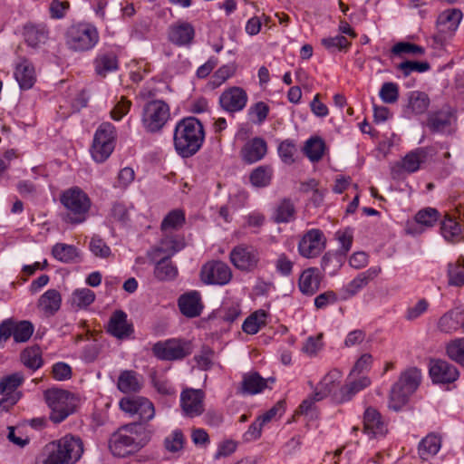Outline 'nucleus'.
<instances>
[{
	"label": "nucleus",
	"instance_id": "14",
	"mask_svg": "<svg viewBox=\"0 0 464 464\" xmlns=\"http://www.w3.org/2000/svg\"><path fill=\"white\" fill-rule=\"evenodd\" d=\"M24 376L22 372H14L5 376L0 380V393L5 395L0 401V409L7 411L19 400V394L15 390L24 382Z\"/></svg>",
	"mask_w": 464,
	"mask_h": 464
},
{
	"label": "nucleus",
	"instance_id": "60",
	"mask_svg": "<svg viewBox=\"0 0 464 464\" xmlns=\"http://www.w3.org/2000/svg\"><path fill=\"white\" fill-rule=\"evenodd\" d=\"M296 151V148L294 143L289 140H284L280 143L278 148L279 155L282 160L286 164H291L295 161L294 154Z\"/></svg>",
	"mask_w": 464,
	"mask_h": 464
},
{
	"label": "nucleus",
	"instance_id": "22",
	"mask_svg": "<svg viewBox=\"0 0 464 464\" xmlns=\"http://www.w3.org/2000/svg\"><path fill=\"white\" fill-rule=\"evenodd\" d=\"M321 280L322 276L318 268H306L299 276L298 288L304 295H314L320 288Z\"/></svg>",
	"mask_w": 464,
	"mask_h": 464
},
{
	"label": "nucleus",
	"instance_id": "36",
	"mask_svg": "<svg viewBox=\"0 0 464 464\" xmlns=\"http://www.w3.org/2000/svg\"><path fill=\"white\" fill-rule=\"evenodd\" d=\"M169 258V256H163L156 264L154 275L161 281L172 280L178 275V269Z\"/></svg>",
	"mask_w": 464,
	"mask_h": 464
},
{
	"label": "nucleus",
	"instance_id": "2",
	"mask_svg": "<svg viewBox=\"0 0 464 464\" xmlns=\"http://www.w3.org/2000/svg\"><path fill=\"white\" fill-rule=\"evenodd\" d=\"M203 140V126L196 118H186L177 124L174 131V147L181 157L188 158L196 154Z\"/></svg>",
	"mask_w": 464,
	"mask_h": 464
},
{
	"label": "nucleus",
	"instance_id": "9",
	"mask_svg": "<svg viewBox=\"0 0 464 464\" xmlns=\"http://www.w3.org/2000/svg\"><path fill=\"white\" fill-rule=\"evenodd\" d=\"M114 126L103 122L97 130L92 146V156L97 162L106 160L114 150Z\"/></svg>",
	"mask_w": 464,
	"mask_h": 464
},
{
	"label": "nucleus",
	"instance_id": "44",
	"mask_svg": "<svg viewBox=\"0 0 464 464\" xmlns=\"http://www.w3.org/2000/svg\"><path fill=\"white\" fill-rule=\"evenodd\" d=\"M52 254L59 261L69 263L78 256L77 249L72 246L63 243H57L53 246Z\"/></svg>",
	"mask_w": 464,
	"mask_h": 464
},
{
	"label": "nucleus",
	"instance_id": "57",
	"mask_svg": "<svg viewBox=\"0 0 464 464\" xmlns=\"http://www.w3.org/2000/svg\"><path fill=\"white\" fill-rule=\"evenodd\" d=\"M90 250L95 256L101 258H108L111 254L110 246L98 237H93L91 239Z\"/></svg>",
	"mask_w": 464,
	"mask_h": 464
},
{
	"label": "nucleus",
	"instance_id": "35",
	"mask_svg": "<svg viewBox=\"0 0 464 464\" xmlns=\"http://www.w3.org/2000/svg\"><path fill=\"white\" fill-rule=\"evenodd\" d=\"M427 158V152L423 148H418L409 152L402 160L401 168L408 172H415L420 169Z\"/></svg>",
	"mask_w": 464,
	"mask_h": 464
},
{
	"label": "nucleus",
	"instance_id": "21",
	"mask_svg": "<svg viewBox=\"0 0 464 464\" xmlns=\"http://www.w3.org/2000/svg\"><path fill=\"white\" fill-rule=\"evenodd\" d=\"M363 432L370 437L382 436L387 432L386 424L374 408L369 407L364 411Z\"/></svg>",
	"mask_w": 464,
	"mask_h": 464
},
{
	"label": "nucleus",
	"instance_id": "18",
	"mask_svg": "<svg viewBox=\"0 0 464 464\" xmlns=\"http://www.w3.org/2000/svg\"><path fill=\"white\" fill-rule=\"evenodd\" d=\"M430 375L433 382L450 383L459 377L457 368L444 360H431L430 362Z\"/></svg>",
	"mask_w": 464,
	"mask_h": 464
},
{
	"label": "nucleus",
	"instance_id": "39",
	"mask_svg": "<svg viewBox=\"0 0 464 464\" xmlns=\"http://www.w3.org/2000/svg\"><path fill=\"white\" fill-rule=\"evenodd\" d=\"M430 105L429 96L419 91L411 92L409 95L408 108L415 114L424 113Z\"/></svg>",
	"mask_w": 464,
	"mask_h": 464
},
{
	"label": "nucleus",
	"instance_id": "61",
	"mask_svg": "<svg viewBox=\"0 0 464 464\" xmlns=\"http://www.w3.org/2000/svg\"><path fill=\"white\" fill-rule=\"evenodd\" d=\"M322 269L334 273L341 266V256L337 254L326 253L322 258Z\"/></svg>",
	"mask_w": 464,
	"mask_h": 464
},
{
	"label": "nucleus",
	"instance_id": "54",
	"mask_svg": "<svg viewBox=\"0 0 464 464\" xmlns=\"http://www.w3.org/2000/svg\"><path fill=\"white\" fill-rule=\"evenodd\" d=\"M449 357L461 365H464V338L457 339L447 346Z\"/></svg>",
	"mask_w": 464,
	"mask_h": 464
},
{
	"label": "nucleus",
	"instance_id": "17",
	"mask_svg": "<svg viewBox=\"0 0 464 464\" xmlns=\"http://www.w3.org/2000/svg\"><path fill=\"white\" fill-rule=\"evenodd\" d=\"M204 392L201 390L186 389L181 392L180 403L186 416L193 418L204 411Z\"/></svg>",
	"mask_w": 464,
	"mask_h": 464
},
{
	"label": "nucleus",
	"instance_id": "28",
	"mask_svg": "<svg viewBox=\"0 0 464 464\" xmlns=\"http://www.w3.org/2000/svg\"><path fill=\"white\" fill-rule=\"evenodd\" d=\"M23 34L27 44L34 48L45 44L48 39V30L44 25L27 24L24 26Z\"/></svg>",
	"mask_w": 464,
	"mask_h": 464
},
{
	"label": "nucleus",
	"instance_id": "3",
	"mask_svg": "<svg viewBox=\"0 0 464 464\" xmlns=\"http://www.w3.org/2000/svg\"><path fill=\"white\" fill-rule=\"evenodd\" d=\"M43 464H75L83 453V443L77 436L66 435L45 447Z\"/></svg>",
	"mask_w": 464,
	"mask_h": 464
},
{
	"label": "nucleus",
	"instance_id": "38",
	"mask_svg": "<svg viewBox=\"0 0 464 464\" xmlns=\"http://www.w3.org/2000/svg\"><path fill=\"white\" fill-rule=\"evenodd\" d=\"M450 114L445 111L430 113L427 120V126L432 132L444 131L450 126Z\"/></svg>",
	"mask_w": 464,
	"mask_h": 464
},
{
	"label": "nucleus",
	"instance_id": "11",
	"mask_svg": "<svg viewBox=\"0 0 464 464\" xmlns=\"http://www.w3.org/2000/svg\"><path fill=\"white\" fill-rule=\"evenodd\" d=\"M229 258L236 268L243 272H252L258 266L260 254L256 247L241 244L231 250Z\"/></svg>",
	"mask_w": 464,
	"mask_h": 464
},
{
	"label": "nucleus",
	"instance_id": "13",
	"mask_svg": "<svg viewBox=\"0 0 464 464\" xmlns=\"http://www.w3.org/2000/svg\"><path fill=\"white\" fill-rule=\"evenodd\" d=\"M200 277L207 285H226L231 280L232 272L226 263L210 261L202 266Z\"/></svg>",
	"mask_w": 464,
	"mask_h": 464
},
{
	"label": "nucleus",
	"instance_id": "51",
	"mask_svg": "<svg viewBox=\"0 0 464 464\" xmlns=\"http://www.w3.org/2000/svg\"><path fill=\"white\" fill-rule=\"evenodd\" d=\"M440 213L436 208H426L420 209L415 215V221L427 227H433L438 221Z\"/></svg>",
	"mask_w": 464,
	"mask_h": 464
},
{
	"label": "nucleus",
	"instance_id": "7",
	"mask_svg": "<svg viewBox=\"0 0 464 464\" xmlns=\"http://www.w3.org/2000/svg\"><path fill=\"white\" fill-rule=\"evenodd\" d=\"M169 116V105L161 100H154L144 105L141 122L148 132H157L164 127Z\"/></svg>",
	"mask_w": 464,
	"mask_h": 464
},
{
	"label": "nucleus",
	"instance_id": "63",
	"mask_svg": "<svg viewBox=\"0 0 464 464\" xmlns=\"http://www.w3.org/2000/svg\"><path fill=\"white\" fill-rule=\"evenodd\" d=\"M7 430V439L14 445H16L19 448H24L29 443V438L27 436H24L23 433L20 430H16L14 427L9 426Z\"/></svg>",
	"mask_w": 464,
	"mask_h": 464
},
{
	"label": "nucleus",
	"instance_id": "42",
	"mask_svg": "<svg viewBox=\"0 0 464 464\" xmlns=\"http://www.w3.org/2000/svg\"><path fill=\"white\" fill-rule=\"evenodd\" d=\"M339 378V372L333 371L327 373L319 382L314 391L315 400L321 401L333 390L335 381Z\"/></svg>",
	"mask_w": 464,
	"mask_h": 464
},
{
	"label": "nucleus",
	"instance_id": "40",
	"mask_svg": "<svg viewBox=\"0 0 464 464\" xmlns=\"http://www.w3.org/2000/svg\"><path fill=\"white\" fill-rule=\"evenodd\" d=\"M381 268H371L367 271L359 274L347 286V291L354 295L360 289L368 285V283L375 278L380 273Z\"/></svg>",
	"mask_w": 464,
	"mask_h": 464
},
{
	"label": "nucleus",
	"instance_id": "1",
	"mask_svg": "<svg viewBox=\"0 0 464 464\" xmlns=\"http://www.w3.org/2000/svg\"><path fill=\"white\" fill-rule=\"evenodd\" d=\"M150 432L141 423L121 427L110 438L109 448L114 456L125 458L142 449L150 440Z\"/></svg>",
	"mask_w": 464,
	"mask_h": 464
},
{
	"label": "nucleus",
	"instance_id": "45",
	"mask_svg": "<svg viewBox=\"0 0 464 464\" xmlns=\"http://www.w3.org/2000/svg\"><path fill=\"white\" fill-rule=\"evenodd\" d=\"M185 222V215L182 210L174 209L170 211L161 222V230L163 233L169 232L172 229H178Z\"/></svg>",
	"mask_w": 464,
	"mask_h": 464
},
{
	"label": "nucleus",
	"instance_id": "12",
	"mask_svg": "<svg viewBox=\"0 0 464 464\" xmlns=\"http://www.w3.org/2000/svg\"><path fill=\"white\" fill-rule=\"evenodd\" d=\"M34 325L30 321H3L0 324V343L13 337L15 343H25L33 335Z\"/></svg>",
	"mask_w": 464,
	"mask_h": 464
},
{
	"label": "nucleus",
	"instance_id": "33",
	"mask_svg": "<svg viewBox=\"0 0 464 464\" xmlns=\"http://www.w3.org/2000/svg\"><path fill=\"white\" fill-rule=\"evenodd\" d=\"M21 362L28 369L36 371L44 364L42 351L38 345L24 349L20 354Z\"/></svg>",
	"mask_w": 464,
	"mask_h": 464
},
{
	"label": "nucleus",
	"instance_id": "19",
	"mask_svg": "<svg viewBox=\"0 0 464 464\" xmlns=\"http://www.w3.org/2000/svg\"><path fill=\"white\" fill-rule=\"evenodd\" d=\"M275 378H263L258 372H251L245 373L238 388V392L247 395H255L262 392L269 387V383L275 382Z\"/></svg>",
	"mask_w": 464,
	"mask_h": 464
},
{
	"label": "nucleus",
	"instance_id": "34",
	"mask_svg": "<svg viewBox=\"0 0 464 464\" xmlns=\"http://www.w3.org/2000/svg\"><path fill=\"white\" fill-rule=\"evenodd\" d=\"M391 53L393 56L405 59L407 56H422L425 53V49L410 42H398L392 47Z\"/></svg>",
	"mask_w": 464,
	"mask_h": 464
},
{
	"label": "nucleus",
	"instance_id": "15",
	"mask_svg": "<svg viewBox=\"0 0 464 464\" xmlns=\"http://www.w3.org/2000/svg\"><path fill=\"white\" fill-rule=\"evenodd\" d=\"M120 408L130 414H137L143 421L150 420L155 415V409L144 397H125L120 401Z\"/></svg>",
	"mask_w": 464,
	"mask_h": 464
},
{
	"label": "nucleus",
	"instance_id": "23",
	"mask_svg": "<svg viewBox=\"0 0 464 464\" xmlns=\"http://www.w3.org/2000/svg\"><path fill=\"white\" fill-rule=\"evenodd\" d=\"M194 35V28L189 23L179 22L169 27V39L176 45L189 44Z\"/></svg>",
	"mask_w": 464,
	"mask_h": 464
},
{
	"label": "nucleus",
	"instance_id": "55",
	"mask_svg": "<svg viewBox=\"0 0 464 464\" xmlns=\"http://www.w3.org/2000/svg\"><path fill=\"white\" fill-rule=\"evenodd\" d=\"M380 97L385 103H394L399 99V87L392 82H384L380 90Z\"/></svg>",
	"mask_w": 464,
	"mask_h": 464
},
{
	"label": "nucleus",
	"instance_id": "5",
	"mask_svg": "<svg viewBox=\"0 0 464 464\" xmlns=\"http://www.w3.org/2000/svg\"><path fill=\"white\" fill-rule=\"evenodd\" d=\"M420 381L421 373L418 368L411 367L404 371L391 390L389 407L394 411L401 410L417 390Z\"/></svg>",
	"mask_w": 464,
	"mask_h": 464
},
{
	"label": "nucleus",
	"instance_id": "47",
	"mask_svg": "<svg viewBox=\"0 0 464 464\" xmlns=\"http://www.w3.org/2000/svg\"><path fill=\"white\" fill-rule=\"evenodd\" d=\"M295 208L293 202L288 199H283L276 208L275 221L277 223L289 222L295 216Z\"/></svg>",
	"mask_w": 464,
	"mask_h": 464
},
{
	"label": "nucleus",
	"instance_id": "25",
	"mask_svg": "<svg viewBox=\"0 0 464 464\" xmlns=\"http://www.w3.org/2000/svg\"><path fill=\"white\" fill-rule=\"evenodd\" d=\"M117 388L123 393H136L142 388V377L132 370L122 371L118 378Z\"/></svg>",
	"mask_w": 464,
	"mask_h": 464
},
{
	"label": "nucleus",
	"instance_id": "53",
	"mask_svg": "<svg viewBox=\"0 0 464 464\" xmlns=\"http://www.w3.org/2000/svg\"><path fill=\"white\" fill-rule=\"evenodd\" d=\"M371 384V381L368 377L363 376L360 379L352 382L342 389V394L344 400H350L355 393L361 390L368 387Z\"/></svg>",
	"mask_w": 464,
	"mask_h": 464
},
{
	"label": "nucleus",
	"instance_id": "48",
	"mask_svg": "<svg viewBox=\"0 0 464 464\" xmlns=\"http://www.w3.org/2000/svg\"><path fill=\"white\" fill-rule=\"evenodd\" d=\"M462 14L459 10H450L442 13L438 20L439 26H447L449 31H455L461 20Z\"/></svg>",
	"mask_w": 464,
	"mask_h": 464
},
{
	"label": "nucleus",
	"instance_id": "62",
	"mask_svg": "<svg viewBox=\"0 0 464 464\" xmlns=\"http://www.w3.org/2000/svg\"><path fill=\"white\" fill-rule=\"evenodd\" d=\"M53 376L57 381H65L72 376V368L65 362H57L53 366Z\"/></svg>",
	"mask_w": 464,
	"mask_h": 464
},
{
	"label": "nucleus",
	"instance_id": "6",
	"mask_svg": "<svg viewBox=\"0 0 464 464\" xmlns=\"http://www.w3.org/2000/svg\"><path fill=\"white\" fill-rule=\"evenodd\" d=\"M44 399L51 409L50 420L53 423L63 421L76 410L77 400L67 391L49 389L44 392Z\"/></svg>",
	"mask_w": 464,
	"mask_h": 464
},
{
	"label": "nucleus",
	"instance_id": "64",
	"mask_svg": "<svg viewBox=\"0 0 464 464\" xmlns=\"http://www.w3.org/2000/svg\"><path fill=\"white\" fill-rule=\"evenodd\" d=\"M131 102L126 98L121 97L111 111V116L115 121H120L130 111Z\"/></svg>",
	"mask_w": 464,
	"mask_h": 464
},
{
	"label": "nucleus",
	"instance_id": "8",
	"mask_svg": "<svg viewBox=\"0 0 464 464\" xmlns=\"http://www.w3.org/2000/svg\"><path fill=\"white\" fill-rule=\"evenodd\" d=\"M67 44L74 51H88L99 41L97 29L90 24L71 26L67 31Z\"/></svg>",
	"mask_w": 464,
	"mask_h": 464
},
{
	"label": "nucleus",
	"instance_id": "56",
	"mask_svg": "<svg viewBox=\"0 0 464 464\" xmlns=\"http://www.w3.org/2000/svg\"><path fill=\"white\" fill-rule=\"evenodd\" d=\"M236 72V66L234 64H227L221 66L212 76L213 87H218L224 83Z\"/></svg>",
	"mask_w": 464,
	"mask_h": 464
},
{
	"label": "nucleus",
	"instance_id": "32",
	"mask_svg": "<svg viewBox=\"0 0 464 464\" xmlns=\"http://www.w3.org/2000/svg\"><path fill=\"white\" fill-rule=\"evenodd\" d=\"M93 64L95 72L101 77H106L109 72L117 71L119 67L118 58L112 53L99 54Z\"/></svg>",
	"mask_w": 464,
	"mask_h": 464
},
{
	"label": "nucleus",
	"instance_id": "59",
	"mask_svg": "<svg viewBox=\"0 0 464 464\" xmlns=\"http://www.w3.org/2000/svg\"><path fill=\"white\" fill-rule=\"evenodd\" d=\"M165 448L170 452H177L183 448L184 436L181 430H174L165 439Z\"/></svg>",
	"mask_w": 464,
	"mask_h": 464
},
{
	"label": "nucleus",
	"instance_id": "20",
	"mask_svg": "<svg viewBox=\"0 0 464 464\" xmlns=\"http://www.w3.org/2000/svg\"><path fill=\"white\" fill-rule=\"evenodd\" d=\"M246 101L247 95L240 87H231L219 97L220 106L229 112L241 111L246 106Z\"/></svg>",
	"mask_w": 464,
	"mask_h": 464
},
{
	"label": "nucleus",
	"instance_id": "10",
	"mask_svg": "<svg viewBox=\"0 0 464 464\" xmlns=\"http://www.w3.org/2000/svg\"><path fill=\"white\" fill-rule=\"evenodd\" d=\"M154 355L160 360H180L189 355L193 351L190 341L182 339H170L159 342L152 347Z\"/></svg>",
	"mask_w": 464,
	"mask_h": 464
},
{
	"label": "nucleus",
	"instance_id": "52",
	"mask_svg": "<svg viewBox=\"0 0 464 464\" xmlns=\"http://www.w3.org/2000/svg\"><path fill=\"white\" fill-rule=\"evenodd\" d=\"M397 70L401 71L402 74L407 77L412 72H423L430 70V65L428 62H418L405 60L396 66Z\"/></svg>",
	"mask_w": 464,
	"mask_h": 464
},
{
	"label": "nucleus",
	"instance_id": "24",
	"mask_svg": "<svg viewBox=\"0 0 464 464\" xmlns=\"http://www.w3.org/2000/svg\"><path fill=\"white\" fill-rule=\"evenodd\" d=\"M180 312L187 317H197L203 308L201 297L198 292L192 291L182 295L179 298Z\"/></svg>",
	"mask_w": 464,
	"mask_h": 464
},
{
	"label": "nucleus",
	"instance_id": "16",
	"mask_svg": "<svg viewBox=\"0 0 464 464\" xmlns=\"http://www.w3.org/2000/svg\"><path fill=\"white\" fill-rule=\"evenodd\" d=\"M325 240L323 233L318 229L308 231L299 242L300 254L307 258L318 256L324 248Z\"/></svg>",
	"mask_w": 464,
	"mask_h": 464
},
{
	"label": "nucleus",
	"instance_id": "49",
	"mask_svg": "<svg viewBox=\"0 0 464 464\" xmlns=\"http://www.w3.org/2000/svg\"><path fill=\"white\" fill-rule=\"evenodd\" d=\"M95 299L94 293L88 289H77L72 293V304L77 308H84L90 305Z\"/></svg>",
	"mask_w": 464,
	"mask_h": 464
},
{
	"label": "nucleus",
	"instance_id": "29",
	"mask_svg": "<svg viewBox=\"0 0 464 464\" xmlns=\"http://www.w3.org/2000/svg\"><path fill=\"white\" fill-rule=\"evenodd\" d=\"M266 143L263 139L255 138L246 143L242 150L245 161L254 163L260 160L266 153Z\"/></svg>",
	"mask_w": 464,
	"mask_h": 464
},
{
	"label": "nucleus",
	"instance_id": "46",
	"mask_svg": "<svg viewBox=\"0 0 464 464\" xmlns=\"http://www.w3.org/2000/svg\"><path fill=\"white\" fill-rule=\"evenodd\" d=\"M106 330L112 336L123 339L133 333V326L128 321H108Z\"/></svg>",
	"mask_w": 464,
	"mask_h": 464
},
{
	"label": "nucleus",
	"instance_id": "31",
	"mask_svg": "<svg viewBox=\"0 0 464 464\" xmlns=\"http://www.w3.org/2000/svg\"><path fill=\"white\" fill-rule=\"evenodd\" d=\"M441 447V439L435 433H430L423 438L418 446V453L421 459L427 460L435 456Z\"/></svg>",
	"mask_w": 464,
	"mask_h": 464
},
{
	"label": "nucleus",
	"instance_id": "4",
	"mask_svg": "<svg viewBox=\"0 0 464 464\" xmlns=\"http://www.w3.org/2000/svg\"><path fill=\"white\" fill-rule=\"evenodd\" d=\"M61 203L66 209L62 218L69 224H79L86 219L91 207L88 196L79 188L65 190L61 196Z\"/></svg>",
	"mask_w": 464,
	"mask_h": 464
},
{
	"label": "nucleus",
	"instance_id": "41",
	"mask_svg": "<svg viewBox=\"0 0 464 464\" xmlns=\"http://www.w3.org/2000/svg\"><path fill=\"white\" fill-rule=\"evenodd\" d=\"M325 143L318 137L309 139L304 147L305 155L313 162L319 161L324 152Z\"/></svg>",
	"mask_w": 464,
	"mask_h": 464
},
{
	"label": "nucleus",
	"instance_id": "43",
	"mask_svg": "<svg viewBox=\"0 0 464 464\" xmlns=\"http://www.w3.org/2000/svg\"><path fill=\"white\" fill-rule=\"evenodd\" d=\"M273 171L270 167L260 166L254 169L250 174V182L257 188L266 187L270 184Z\"/></svg>",
	"mask_w": 464,
	"mask_h": 464
},
{
	"label": "nucleus",
	"instance_id": "37",
	"mask_svg": "<svg viewBox=\"0 0 464 464\" xmlns=\"http://www.w3.org/2000/svg\"><path fill=\"white\" fill-rule=\"evenodd\" d=\"M440 230L443 237L450 243L459 242L462 238L460 225L450 217L441 222Z\"/></svg>",
	"mask_w": 464,
	"mask_h": 464
},
{
	"label": "nucleus",
	"instance_id": "27",
	"mask_svg": "<svg viewBox=\"0 0 464 464\" xmlns=\"http://www.w3.org/2000/svg\"><path fill=\"white\" fill-rule=\"evenodd\" d=\"M62 297L55 289H50L38 300L39 310L47 317L53 316L61 307Z\"/></svg>",
	"mask_w": 464,
	"mask_h": 464
},
{
	"label": "nucleus",
	"instance_id": "58",
	"mask_svg": "<svg viewBox=\"0 0 464 464\" xmlns=\"http://www.w3.org/2000/svg\"><path fill=\"white\" fill-rule=\"evenodd\" d=\"M449 285L454 286L464 285V268L458 264H449Z\"/></svg>",
	"mask_w": 464,
	"mask_h": 464
},
{
	"label": "nucleus",
	"instance_id": "30",
	"mask_svg": "<svg viewBox=\"0 0 464 464\" xmlns=\"http://www.w3.org/2000/svg\"><path fill=\"white\" fill-rule=\"evenodd\" d=\"M185 246L184 237L179 235H172L169 232L164 233L156 252L165 254V256L170 257L176 252Z\"/></svg>",
	"mask_w": 464,
	"mask_h": 464
},
{
	"label": "nucleus",
	"instance_id": "50",
	"mask_svg": "<svg viewBox=\"0 0 464 464\" xmlns=\"http://www.w3.org/2000/svg\"><path fill=\"white\" fill-rule=\"evenodd\" d=\"M215 352L212 348L204 345L201 348L199 354L195 355L194 360L198 367L202 371H208L212 368L214 364Z\"/></svg>",
	"mask_w": 464,
	"mask_h": 464
},
{
	"label": "nucleus",
	"instance_id": "26",
	"mask_svg": "<svg viewBox=\"0 0 464 464\" xmlns=\"http://www.w3.org/2000/svg\"><path fill=\"white\" fill-rule=\"evenodd\" d=\"M14 77L21 89H31L36 79L34 67L28 60L23 59L15 67Z\"/></svg>",
	"mask_w": 464,
	"mask_h": 464
}]
</instances>
